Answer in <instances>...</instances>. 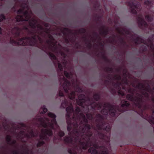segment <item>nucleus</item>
<instances>
[{
    "label": "nucleus",
    "mask_w": 154,
    "mask_h": 154,
    "mask_svg": "<svg viewBox=\"0 0 154 154\" xmlns=\"http://www.w3.org/2000/svg\"><path fill=\"white\" fill-rule=\"evenodd\" d=\"M22 7L23 9L18 11V14L16 18L17 22L28 21L32 15V12L29 10V7L27 5L25 4L24 6L22 5Z\"/></svg>",
    "instance_id": "6"
},
{
    "label": "nucleus",
    "mask_w": 154,
    "mask_h": 154,
    "mask_svg": "<svg viewBox=\"0 0 154 154\" xmlns=\"http://www.w3.org/2000/svg\"><path fill=\"white\" fill-rule=\"evenodd\" d=\"M145 18L147 21H151L152 19V18L150 17L149 16H146Z\"/></svg>",
    "instance_id": "30"
},
{
    "label": "nucleus",
    "mask_w": 154,
    "mask_h": 154,
    "mask_svg": "<svg viewBox=\"0 0 154 154\" xmlns=\"http://www.w3.org/2000/svg\"><path fill=\"white\" fill-rule=\"evenodd\" d=\"M21 30L20 28L17 27H15L11 30V32L12 34L15 35L16 36H17L19 35Z\"/></svg>",
    "instance_id": "14"
},
{
    "label": "nucleus",
    "mask_w": 154,
    "mask_h": 154,
    "mask_svg": "<svg viewBox=\"0 0 154 154\" xmlns=\"http://www.w3.org/2000/svg\"><path fill=\"white\" fill-rule=\"evenodd\" d=\"M100 95L98 94H96L94 96V98L96 100H97L99 99Z\"/></svg>",
    "instance_id": "22"
},
{
    "label": "nucleus",
    "mask_w": 154,
    "mask_h": 154,
    "mask_svg": "<svg viewBox=\"0 0 154 154\" xmlns=\"http://www.w3.org/2000/svg\"><path fill=\"white\" fill-rule=\"evenodd\" d=\"M49 56L51 59L54 60H55L54 61V63L55 65L57 63L58 65V68L60 71H61L63 70L62 65L61 64L60 62L57 59L56 56L52 53H49Z\"/></svg>",
    "instance_id": "11"
},
{
    "label": "nucleus",
    "mask_w": 154,
    "mask_h": 154,
    "mask_svg": "<svg viewBox=\"0 0 154 154\" xmlns=\"http://www.w3.org/2000/svg\"><path fill=\"white\" fill-rule=\"evenodd\" d=\"M48 118H42L41 117L36 118L34 119L37 124H40L45 129H43L41 130L39 137L41 139L47 140L48 137L52 135L51 129L58 128L55 119L56 115L54 113L49 112L48 113Z\"/></svg>",
    "instance_id": "4"
},
{
    "label": "nucleus",
    "mask_w": 154,
    "mask_h": 154,
    "mask_svg": "<svg viewBox=\"0 0 154 154\" xmlns=\"http://www.w3.org/2000/svg\"><path fill=\"white\" fill-rule=\"evenodd\" d=\"M56 139V137H54V140H55Z\"/></svg>",
    "instance_id": "40"
},
{
    "label": "nucleus",
    "mask_w": 154,
    "mask_h": 154,
    "mask_svg": "<svg viewBox=\"0 0 154 154\" xmlns=\"http://www.w3.org/2000/svg\"><path fill=\"white\" fill-rule=\"evenodd\" d=\"M64 135V133L63 131H60L59 132V135L60 137H63Z\"/></svg>",
    "instance_id": "28"
},
{
    "label": "nucleus",
    "mask_w": 154,
    "mask_h": 154,
    "mask_svg": "<svg viewBox=\"0 0 154 154\" xmlns=\"http://www.w3.org/2000/svg\"><path fill=\"white\" fill-rule=\"evenodd\" d=\"M37 23L35 18H32L29 22V26L32 29L31 31L29 32L31 34V38H23L17 41L10 38V43L15 45H29L37 46V42H39L42 44L43 42V38L48 37L49 39L47 41L46 44L48 45V48L52 52L60 55L62 58L63 66L65 67L67 61L66 60L65 54L61 51V46L60 45H57V43L50 34L49 30L44 29L40 25H37Z\"/></svg>",
    "instance_id": "2"
},
{
    "label": "nucleus",
    "mask_w": 154,
    "mask_h": 154,
    "mask_svg": "<svg viewBox=\"0 0 154 154\" xmlns=\"http://www.w3.org/2000/svg\"><path fill=\"white\" fill-rule=\"evenodd\" d=\"M85 98L84 95L80 94L78 96V100H76L77 104L82 106V109L83 110L85 113L88 112L90 108L94 109L97 107L98 110L101 109V111L103 114L107 115L109 112L112 116L115 115L117 110L120 111L117 106H112L108 103L103 104L99 103L97 104L95 102L91 103L90 99L88 98L85 100Z\"/></svg>",
    "instance_id": "3"
},
{
    "label": "nucleus",
    "mask_w": 154,
    "mask_h": 154,
    "mask_svg": "<svg viewBox=\"0 0 154 154\" xmlns=\"http://www.w3.org/2000/svg\"><path fill=\"white\" fill-rule=\"evenodd\" d=\"M127 74H128L127 73H124V74H125L124 75V76L125 77V78L124 80V83L125 84H127V79L126 78V75H127Z\"/></svg>",
    "instance_id": "29"
},
{
    "label": "nucleus",
    "mask_w": 154,
    "mask_h": 154,
    "mask_svg": "<svg viewBox=\"0 0 154 154\" xmlns=\"http://www.w3.org/2000/svg\"><path fill=\"white\" fill-rule=\"evenodd\" d=\"M28 150H27L25 152V154H28Z\"/></svg>",
    "instance_id": "37"
},
{
    "label": "nucleus",
    "mask_w": 154,
    "mask_h": 154,
    "mask_svg": "<svg viewBox=\"0 0 154 154\" xmlns=\"http://www.w3.org/2000/svg\"><path fill=\"white\" fill-rule=\"evenodd\" d=\"M86 116L87 118L89 120H91L93 118L91 114H86Z\"/></svg>",
    "instance_id": "25"
},
{
    "label": "nucleus",
    "mask_w": 154,
    "mask_h": 154,
    "mask_svg": "<svg viewBox=\"0 0 154 154\" xmlns=\"http://www.w3.org/2000/svg\"><path fill=\"white\" fill-rule=\"evenodd\" d=\"M44 143V142L43 141H39L37 144V146H40L41 145H43Z\"/></svg>",
    "instance_id": "24"
},
{
    "label": "nucleus",
    "mask_w": 154,
    "mask_h": 154,
    "mask_svg": "<svg viewBox=\"0 0 154 154\" xmlns=\"http://www.w3.org/2000/svg\"><path fill=\"white\" fill-rule=\"evenodd\" d=\"M100 137L102 138L105 139L106 137V136H105L104 134L102 133H100L98 134Z\"/></svg>",
    "instance_id": "26"
},
{
    "label": "nucleus",
    "mask_w": 154,
    "mask_h": 154,
    "mask_svg": "<svg viewBox=\"0 0 154 154\" xmlns=\"http://www.w3.org/2000/svg\"><path fill=\"white\" fill-rule=\"evenodd\" d=\"M138 88L142 90L141 91L140 94L137 93L135 96H134L133 94H128L126 97L128 100L132 101L136 106L141 108L143 97L148 98L149 95L147 92L150 93V91L149 86L146 87L142 84H139Z\"/></svg>",
    "instance_id": "5"
},
{
    "label": "nucleus",
    "mask_w": 154,
    "mask_h": 154,
    "mask_svg": "<svg viewBox=\"0 0 154 154\" xmlns=\"http://www.w3.org/2000/svg\"><path fill=\"white\" fill-rule=\"evenodd\" d=\"M64 74L66 77L67 78H72L74 76H75V75H74L73 73L70 72V73L69 74L66 71L64 72Z\"/></svg>",
    "instance_id": "18"
},
{
    "label": "nucleus",
    "mask_w": 154,
    "mask_h": 154,
    "mask_svg": "<svg viewBox=\"0 0 154 154\" xmlns=\"http://www.w3.org/2000/svg\"><path fill=\"white\" fill-rule=\"evenodd\" d=\"M143 17L141 16L140 15L138 18V20L139 23V25L140 27V26H144V27H148V25L146 23L144 20L143 19Z\"/></svg>",
    "instance_id": "13"
},
{
    "label": "nucleus",
    "mask_w": 154,
    "mask_h": 154,
    "mask_svg": "<svg viewBox=\"0 0 154 154\" xmlns=\"http://www.w3.org/2000/svg\"><path fill=\"white\" fill-rule=\"evenodd\" d=\"M59 95L60 96H63V93L62 91H59Z\"/></svg>",
    "instance_id": "34"
},
{
    "label": "nucleus",
    "mask_w": 154,
    "mask_h": 154,
    "mask_svg": "<svg viewBox=\"0 0 154 154\" xmlns=\"http://www.w3.org/2000/svg\"><path fill=\"white\" fill-rule=\"evenodd\" d=\"M122 82H123V80H122Z\"/></svg>",
    "instance_id": "41"
},
{
    "label": "nucleus",
    "mask_w": 154,
    "mask_h": 154,
    "mask_svg": "<svg viewBox=\"0 0 154 154\" xmlns=\"http://www.w3.org/2000/svg\"><path fill=\"white\" fill-rule=\"evenodd\" d=\"M118 31L120 33L122 34L128 35L130 33L128 30L125 29H122V30L118 29Z\"/></svg>",
    "instance_id": "15"
},
{
    "label": "nucleus",
    "mask_w": 154,
    "mask_h": 154,
    "mask_svg": "<svg viewBox=\"0 0 154 154\" xmlns=\"http://www.w3.org/2000/svg\"><path fill=\"white\" fill-rule=\"evenodd\" d=\"M4 128L5 129H7L8 130H9V128H8L6 127V126H4Z\"/></svg>",
    "instance_id": "38"
},
{
    "label": "nucleus",
    "mask_w": 154,
    "mask_h": 154,
    "mask_svg": "<svg viewBox=\"0 0 154 154\" xmlns=\"http://www.w3.org/2000/svg\"><path fill=\"white\" fill-rule=\"evenodd\" d=\"M21 126L23 128H24L27 129V133H26L24 131H21L20 133L17 134L15 132H12V134L17 139H20L22 141H25V140L23 139V138L26 139L29 138L33 137L36 136L38 134V133L34 134L30 128L26 127L24 124H22Z\"/></svg>",
    "instance_id": "7"
},
{
    "label": "nucleus",
    "mask_w": 154,
    "mask_h": 154,
    "mask_svg": "<svg viewBox=\"0 0 154 154\" xmlns=\"http://www.w3.org/2000/svg\"><path fill=\"white\" fill-rule=\"evenodd\" d=\"M121 78L119 75H116L113 77V79L119 81L121 79Z\"/></svg>",
    "instance_id": "21"
},
{
    "label": "nucleus",
    "mask_w": 154,
    "mask_h": 154,
    "mask_svg": "<svg viewBox=\"0 0 154 154\" xmlns=\"http://www.w3.org/2000/svg\"><path fill=\"white\" fill-rule=\"evenodd\" d=\"M24 29L26 30L27 31H28V28L27 27H26V26H25L24 27Z\"/></svg>",
    "instance_id": "35"
},
{
    "label": "nucleus",
    "mask_w": 154,
    "mask_h": 154,
    "mask_svg": "<svg viewBox=\"0 0 154 154\" xmlns=\"http://www.w3.org/2000/svg\"><path fill=\"white\" fill-rule=\"evenodd\" d=\"M122 86V89H123V90H125V88H124V87H123V86H122V85H121V84H119V87H120V88H121V87H120V86Z\"/></svg>",
    "instance_id": "36"
},
{
    "label": "nucleus",
    "mask_w": 154,
    "mask_h": 154,
    "mask_svg": "<svg viewBox=\"0 0 154 154\" xmlns=\"http://www.w3.org/2000/svg\"><path fill=\"white\" fill-rule=\"evenodd\" d=\"M41 109L43 110L42 112H41V114H43L45 113L48 111L47 109L45 108V106H42V107Z\"/></svg>",
    "instance_id": "20"
},
{
    "label": "nucleus",
    "mask_w": 154,
    "mask_h": 154,
    "mask_svg": "<svg viewBox=\"0 0 154 154\" xmlns=\"http://www.w3.org/2000/svg\"><path fill=\"white\" fill-rule=\"evenodd\" d=\"M128 5L130 7L131 9L132 13L136 14L137 13V10H140L141 8L140 5L138 3H133L130 2L128 3Z\"/></svg>",
    "instance_id": "10"
},
{
    "label": "nucleus",
    "mask_w": 154,
    "mask_h": 154,
    "mask_svg": "<svg viewBox=\"0 0 154 154\" xmlns=\"http://www.w3.org/2000/svg\"><path fill=\"white\" fill-rule=\"evenodd\" d=\"M5 19V17L4 15L2 14L0 16V22L2 21L3 19Z\"/></svg>",
    "instance_id": "32"
},
{
    "label": "nucleus",
    "mask_w": 154,
    "mask_h": 154,
    "mask_svg": "<svg viewBox=\"0 0 154 154\" xmlns=\"http://www.w3.org/2000/svg\"><path fill=\"white\" fill-rule=\"evenodd\" d=\"M71 82L72 86L74 87V88L77 91L81 92L82 91V89L79 86V82L77 81L76 77L71 80Z\"/></svg>",
    "instance_id": "12"
},
{
    "label": "nucleus",
    "mask_w": 154,
    "mask_h": 154,
    "mask_svg": "<svg viewBox=\"0 0 154 154\" xmlns=\"http://www.w3.org/2000/svg\"><path fill=\"white\" fill-rule=\"evenodd\" d=\"M67 106H68L66 109V116L68 125L67 129L69 131L72 126L74 127L73 131L69 134V137H66L64 140L66 143H71L73 145V148L72 149H69V153L72 154L77 153L81 152L82 149H86L88 147L92 146L93 147L88 149V152L92 154H98L96 149L98 146L95 143L92 142L89 139L92 134L90 131L91 126L87 124V120L85 115L81 112L77 117V115L80 112V109L76 107L73 116V119L75 121L71 124L70 120H69L71 119L70 114L73 112V109L70 101H68L65 99L61 103V107L65 108ZM101 149L100 152L98 154H108L106 147H101Z\"/></svg>",
    "instance_id": "1"
},
{
    "label": "nucleus",
    "mask_w": 154,
    "mask_h": 154,
    "mask_svg": "<svg viewBox=\"0 0 154 154\" xmlns=\"http://www.w3.org/2000/svg\"><path fill=\"white\" fill-rule=\"evenodd\" d=\"M59 79L61 83L62 82H64L63 85V88L65 92L66 93L70 89L71 86L70 83L65 78L63 75L61 76Z\"/></svg>",
    "instance_id": "9"
},
{
    "label": "nucleus",
    "mask_w": 154,
    "mask_h": 154,
    "mask_svg": "<svg viewBox=\"0 0 154 154\" xmlns=\"http://www.w3.org/2000/svg\"><path fill=\"white\" fill-rule=\"evenodd\" d=\"M110 140V138L109 137H107V140H106V141L107 143V145H109V141Z\"/></svg>",
    "instance_id": "33"
},
{
    "label": "nucleus",
    "mask_w": 154,
    "mask_h": 154,
    "mask_svg": "<svg viewBox=\"0 0 154 154\" xmlns=\"http://www.w3.org/2000/svg\"><path fill=\"white\" fill-rule=\"evenodd\" d=\"M6 139L8 143L9 144H14L16 143V141L14 140L12 142L11 141V136L9 135H7L6 137Z\"/></svg>",
    "instance_id": "16"
},
{
    "label": "nucleus",
    "mask_w": 154,
    "mask_h": 154,
    "mask_svg": "<svg viewBox=\"0 0 154 154\" xmlns=\"http://www.w3.org/2000/svg\"><path fill=\"white\" fill-rule=\"evenodd\" d=\"M118 92L119 94L122 96H124L125 95V93H124V91L120 90H118Z\"/></svg>",
    "instance_id": "27"
},
{
    "label": "nucleus",
    "mask_w": 154,
    "mask_h": 154,
    "mask_svg": "<svg viewBox=\"0 0 154 154\" xmlns=\"http://www.w3.org/2000/svg\"><path fill=\"white\" fill-rule=\"evenodd\" d=\"M97 117L99 120L100 122L102 123V125L97 124V125L96 128H94L96 130H100L102 129L105 130L107 131H109L110 129V127L109 125H108L105 128L104 124H103L102 121V120L103 119V116L100 114H98L97 115Z\"/></svg>",
    "instance_id": "8"
},
{
    "label": "nucleus",
    "mask_w": 154,
    "mask_h": 154,
    "mask_svg": "<svg viewBox=\"0 0 154 154\" xmlns=\"http://www.w3.org/2000/svg\"><path fill=\"white\" fill-rule=\"evenodd\" d=\"M124 102V103H122V107H123L125 106H128L129 105V103H128L127 101H125Z\"/></svg>",
    "instance_id": "23"
},
{
    "label": "nucleus",
    "mask_w": 154,
    "mask_h": 154,
    "mask_svg": "<svg viewBox=\"0 0 154 154\" xmlns=\"http://www.w3.org/2000/svg\"><path fill=\"white\" fill-rule=\"evenodd\" d=\"M143 41V40L142 39L138 37H136V39H134V42L137 44L142 43Z\"/></svg>",
    "instance_id": "17"
},
{
    "label": "nucleus",
    "mask_w": 154,
    "mask_h": 154,
    "mask_svg": "<svg viewBox=\"0 0 154 154\" xmlns=\"http://www.w3.org/2000/svg\"><path fill=\"white\" fill-rule=\"evenodd\" d=\"M75 96V94L73 91L71 92L70 94L69 95V97L71 100H73L74 99Z\"/></svg>",
    "instance_id": "19"
},
{
    "label": "nucleus",
    "mask_w": 154,
    "mask_h": 154,
    "mask_svg": "<svg viewBox=\"0 0 154 154\" xmlns=\"http://www.w3.org/2000/svg\"><path fill=\"white\" fill-rule=\"evenodd\" d=\"M1 32H2V29L0 27V34L1 33Z\"/></svg>",
    "instance_id": "39"
},
{
    "label": "nucleus",
    "mask_w": 154,
    "mask_h": 154,
    "mask_svg": "<svg viewBox=\"0 0 154 154\" xmlns=\"http://www.w3.org/2000/svg\"><path fill=\"white\" fill-rule=\"evenodd\" d=\"M145 4L148 6H150L151 5V3L148 1H146L145 2Z\"/></svg>",
    "instance_id": "31"
}]
</instances>
